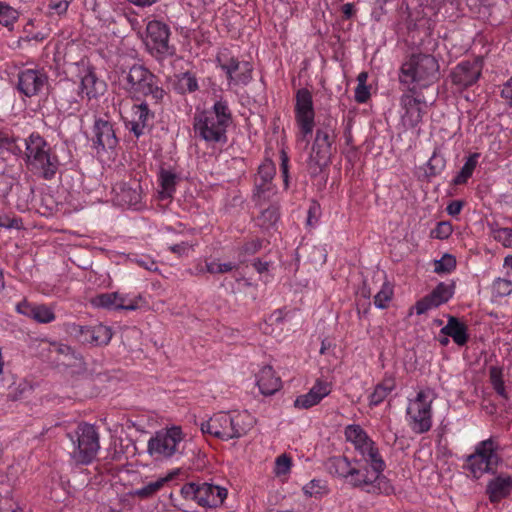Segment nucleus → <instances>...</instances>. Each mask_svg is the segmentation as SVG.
<instances>
[{
    "instance_id": "nucleus-3",
    "label": "nucleus",
    "mask_w": 512,
    "mask_h": 512,
    "mask_svg": "<svg viewBox=\"0 0 512 512\" xmlns=\"http://www.w3.org/2000/svg\"><path fill=\"white\" fill-rule=\"evenodd\" d=\"M255 424L254 417L248 411L226 413L219 412L201 423V431L221 440L240 438L248 433Z\"/></svg>"
},
{
    "instance_id": "nucleus-8",
    "label": "nucleus",
    "mask_w": 512,
    "mask_h": 512,
    "mask_svg": "<svg viewBox=\"0 0 512 512\" xmlns=\"http://www.w3.org/2000/svg\"><path fill=\"white\" fill-rule=\"evenodd\" d=\"M185 435L180 426H172L157 431L150 438L147 452L156 460H166L180 453V445Z\"/></svg>"
},
{
    "instance_id": "nucleus-13",
    "label": "nucleus",
    "mask_w": 512,
    "mask_h": 512,
    "mask_svg": "<svg viewBox=\"0 0 512 512\" xmlns=\"http://www.w3.org/2000/svg\"><path fill=\"white\" fill-rule=\"evenodd\" d=\"M483 69L482 58L463 60L451 71L450 78L457 90L461 91L474 85L480 78Z\"/></svg>"
},
{
    "instance_id": "nucleus-39",
    "label": "nucleus",
    "mask_w": 512,
    "mask_h": 512,
    "mask_svg": "<svg viewBox=\"0 0 512 512\" xmlns=\"http://www.w3.org/2000/svg\"><path fill=\"white\" fill-rule=\"evenodd\" d=\"M226 130H195V138L202 139L210 144L226 143Z\"/></svg>"
},
{
    "instance_id": "nucleus-26",
    "label": "nucleus",
    "mask_w": 512,
    "mask_h": 512,
    "mask_svg": "<svg viewBox=\"0 0 512 512\" xmlns=\"http://www.w3.org/2000/svg\"><path fill=\"white\" fill-rule=\"evenodd\" d=\"M138 188L139 185H136V187H131L124 182L116 184V186L113 188V191L115 192V203L123 207L136 206L141 201V195Z\"/></svg>"
},
{
    "instance_id": "nucleus-15",
    "label": "nucleus",
    "mask_w": 512,
    "mask_h": 512,
    "mask_svg": "<svg viewBox=\"0 0 512 512\" xmlns=\"http://www.w3.org/2000/svg\"><path fill=\"white\" fill-rule=\"evenodd\" d=\"M345 437L351 442L356 451L360 453L366 463L382 459L375 443L359 425H349L345 429Z\"/></svg>"
},
{
    "instance_id": "nucleus-2",
    "label": "nucleus",
    "mask_w": 512,
    "mask_h": 512,
    "mask_svg": "<svg viewBox=\"0 0 512 512\" xmlns=\"http://www.w3.org/2000/svg\"><path fill=\"white\" fill-rule=\"evenodd\" d=\"M439 77L438 60L431 54L414 53L400 68L399 81L410 93L428 87Z\"/></svg>"
},
{
    "instance_id": "nucleus-24",
    "label": "nucleus",
    "mask_w": 512,
    "mask_h": 512,
    "mask_svg": "<svg viewBox=\"0 0 512 512\" xmlns=\"http://www.w3.org/2000/svg\"><path fill=\"white\" fill-rule=\"evenodd\" d=\"M18 313L27 316L38 323H50L54 321L55 314L51 308L46 305H32L26 300L16 306Z\"/></svg>"
},
{
    "instance_id": "nucleus-53",
    "label": "nucleus",
    "mask_w": 512,
    "mask_h": 512,
    "mask_svg": "<svg viewBox=\"0 0 512 512\" xmlns=\"http://www.w3.org/2000/svg\"><path fill=\"white\" fill-rule=\"evenodd\" d=\"M452 233V226L448 222H440L433 230V234L438 239H447Z\"/></svg>"
},
{
    "instance_id": "nucleus-30",
    "label": "nucleus",
    "mask_w": 512,
    "mask_h": 512,
    "mask_svg": "<svg viewBox=\"0 0 512 512\" xmlns=\"http://www.w3.org/2000/svg\"><path fill=\"white\" fill-rule=\"evenodd\" d=\"M328 469L330 473L339 477L348 478L349 475L358 474L356 467L345 456H335L328 460Z\"/></svg>"
},
{
    "instance_id": "nucleus-38",
    "label": "nucleus",
    "mask_w": 512,
    "mask_h": 512,
    "mask_svg": "<svg viewBox=\"0 0 512 512\" xmlns=\"http://www.w3.org/2000/svg\"><path fill=\"white\" fill-rule=\"evenodd\" d=\"M19 13L10 5L0 1V24L12 29L14 23L18 20Z\"/></svg>"
},
{
    "instance_id": "nucleus-6",
    "label": "nucleus",
    "mask_w": 512,
    "mask_h": 512,
    "mask_svg": "<svg viewBox=\"0 0 512 512\" xmlns=\"http://www.w3.org/2000/svg\"><path fill=\"white\" fill-rule=\"evenodd\" d=\"M74 444L71 458L76 464L88 465L96 457L99 449V434L92 424L81 423L73 433L68 434Z\"/></svg>"
},
{
    "instance_id": "nucleus-12",
    "label": "nucleus",
    "mask_w": 512,
    "mask_h": 512,
    "mask_svg": "<svg viewBox=\"0 0 512 512\" xmlns=\"http://www.w3.org/2000/svg\"><path fill=\"white\" fill-rule=\"evenodd\" d=\"M335 135L331 130H316L312 151L308 161L311 175H318L330 161L331 145Z\"/></svg>"
},
{
    "instance_id": "nucleus-21",
    "label": "nucleus",
    "mask_w": 512,
    "mask_h": 512,
    "mask_svg": "<svg viewBox=\"0 0 512 512\" xmlns=\"http://www.w3.org/2000/svg\"><path fill=\"white\" fill-rule=\"evenodd\" d=\"M227 497V490L223 487L202 483L199 484L198 504L203 507H217Z\"/></svg>"
},
{
    "instance_id": "nucleus-28",
    "label": "nucleus",
    "mask_w": 512,
    "mask_h": 512,
    "mask_svg": "<svg viewBox=\"0 0 512 512\" xmlns=\"http://www.w3.org/2000/svg\"><path fill=\"white\" fill-rule=\"evenodd\" d=\"M440 333L451 337L459 346L465 345L469 339L467 326L454 316H449L447 324L440 330Z\"/></svg>"
},
{
    "instance_id": "nucleus-17",
    "label": "nucleus",
    "mask_w": 512,
    "mask_h": 512,
    "mask_svg": "<svg viewBox=\"0 0 512 512\" xmlns=\"http://www.w3.org/2000/svg\"><path fill=\"white\" fill-rule=\"evenodd\" d=\"M453 294L454 283H439L430 294L416 302V313L421 315L430 309L439 307L440 305L448 302L452 298Z\"/></svg>"
},
{
    "instance_id": "nucleus-9",
    "label": "nucleus",
    "mask_w": 512,
    "mask_h": 512,
    "mask_svg": "<svg viewBox=\"0 0 512 512\" xmlns=\"http://www.w3.org/2000/svg\"><path fill=\"white\" fill-rule=\"evenodd\" d=\"M371 470L367 468H356L358 474L349 475V483L355 488H361L367 493H388L390 485L382 472L385 468L383 459L374 460L373 463H368Z\"/></svg>"
},
{
    "instance_id": "nucleus-29",
    "label": "nucleus",
    "mask_w": 512,
    "mask_h": 512,
    "mask_svg": "<svg viewBox=\"0 0 512 512\" xmlns=\"http://www.w3.org/2000/svg\"><path fill=\"white\" fill-rule=\"evenodd\" d=\"M512 492V477H496L489 481L487 493L491 502L496 503Z\"/></svg>"
},
{
    "instance_id": "nucleus-48",
    "label": "nucleus",
    "mask_w": 512,
    "mask_h": 512,
    "mask_svg": "<svg viewBox=\"0 0 512 512\" xmlns=\"http://www.w3.org/2000/svg\"><path fill=\"white\" fill-rule=\"evenodd\" d=\"M313 395L319 398L321 401L324 397L330 394L331 384L327 381L317 379L313 387L310 389Z\"/></svg>"
},
{
    "instance_id": "nucleus-7",
    "label": "nucleus",
    "mask_w": 512,
    "mask_h": 512,
    "mask_svg": "<svg viewBox=\"0 0 512 512\" xmlns=\"http://www.w3.org/2000/svg\"><path fill=\"white\" fill-rule=\"evenodd\" d=\"M170 35V27L163 21L153 19L146 25L145 45L149 54L158 62L176 53V47L170 43Z\"/></svg>"
},
{
    "instance_id": "nucleus-32",
    "label": "nucleus",
    "mask_w": 512,
    "mask_h": 512,
    "mask_svg": "<svg viewBox=\"0 0 512 512\" xmlns=\"http://www.w3.org/2000/svg\"><path fill=\"white\" fill-rule=\"evenodd\" d=\"M91 303L98 308L108 310H118V307H123V302L119 301V293H103L94 297Z\"/></svg>"
},
{
    "instance_id": "nucleus-58",
    "label": "nucleus",
    "mask_w": 512,
    "mask_h": 512,
    "mask_svg": "<svg viewBox=\"0 0 512 512\" xmlns=\"http://www.w3.org/2000/svg\"><path fill=\"white\" fill-rule=\"evenodd\" d=\"M68 7L69 1L67 0H51L49 3V8L59 15L66 13Z\"/></svg>"
},
{
    "instance_id": "nucleus-62",
    "label": "nucleus",
    "mask_w": 512,
    "mask_h": 512,
    "mask_svg": "<svg viewBox=\"0 0 512 512\" xmlns=\"http://www.w3.org/2000/svg\"><path fill=\"white\" fill-rule=\"evenodd\" d=\"M463 207V204L461 201H452L448 204L446 207V211L449 215L455 216L458 215L461 212V209Z\"/></svg>"
},
{
    "instance_id": "nucleus-4",
    "label": "nucleus",
    "mask_w": 512,
    "mask_h": 512,
    "mask_svg": "<svg viewBox=\"0 0 512 512\" xmlns=\"http://www.w3.org/2000/svg\"><path fill=\"white\" fill-rule=\"evenodd\" d=\"M123 89L131 98L141 100L150 97L154 105H161L166 92L159 78L143 65L134 64L122 80Z\"/></svg>"
},
{
    "instance_id": "nucleus-56",
    "label": "nucleus",
    "mask_w": 512,
    "mask_h": 512,
    "mask_svg": "<svg viewBox=\"0 0 512 512\" xmlns=\"http://www.w3.org/2000/svg\"><path fill=\"white\" fill-rule=\"evenodd\" d=\"M280 159H281L280 169H281V173L283 176L284 186H285V188H288V181H289L288 161H289V158L284 149H282L280 152Z\"/></svg>"
},
{
    "instance_id": "nucleus-22",
    "label": "nucleus",
    "mask_w": 512,
    "mask_h": 512,
    "mask_svg": "<svg viewBox=\"0 0 512 512\" xmlns=\"http://www.w3.org/2000/svg\"><path fill=\"white\" fill-rule=\"evenodd\" d=\"M499 450V444L493 438H489L479 442L475 447L476 457L484 460L485 467H488L492 473L495 472L499 462L501 461L497 451Z\"/></svg>"
},
{
    "instance_id": "nucleus-27",
    "label": "nucleus",
    "mask_w": 512,
    "mask_h": 512,
    "mask_svg": "<svg viewBox=\"0 0 512 512\" xmlns=\"http://www.w3.org/2000/svg\"><path fill=\"white\" fill-rule=\"evenodd\" d=\"M275 173L276 169L272 161H265L259 166L255 177V188L259 197L272 190L271 181Z\"/></svg>"
},
{
    "instance_id": "nucleus-50",
    "label": "nucleus",
    "mask_w": 512,
    "mask_h": 512,
    "mask_svg": "<svg viewBox=\"0 0 512 512\" xmlns=\"http://www.w3.org/2000/svg\"><path fill=\"white\" fill-rule=\"evenodd\" d=\"M291 458L282 454L276 458L274 472L276 475H285L290 471Z\"/></svg>"
},
{
    "instance_id": "nucleus-23",
    "label": "nucleus",
    "mask_w": 512,
    "mask_h": 512,
    "mask_svg": "<svg viewBox=\"0 0 512 512\" xmlns=\"http://www.w3.org/2000/svg\"><path fill=\"white\" fill-rule=\"evenodd\" d=\"M80 94L86 96L89 100L103 95L106 91V83L99 79L94 71L86 70L80 75Z\"/></svg>"
},
{
    "instance_id": "nucleus-37",
    "label": "nucleus",
    "mask_w": 512,
    "mask_h": 512,
    "mask_svg": "<svg viewBox=\"0 0 512 512\" xmlns=\"http://www.w3.org/2000/svg\"><path fill=\"white\" fill-rule=\"evenodd\" d=\"M466 462L467 469L471 472L475 479H479L485 473H492L488 467H485L486 463L484 460L476 457L475 453L467 456Z\"/></svg>"
},
{
    "instance_id": "nucleus-55",
    "label": "nucleus",
    "mask_w": 512,
    "mask_h": 512,
    "mask_svg": "<svg viewBox=\"0 0 512 512\" xmlns=\"http://www.w3.org/2000/svg\"><path fill=\"white\" fill-rule=\"evenodd\" d=\"M261 248H262V240L256 238V239H252V240L246 242L242 246L241 251L244 254L253 255V254L257 253Z\"/></svg>"
},
{
    "instance_id": "nucleus-43",
    "label": "nucleus",
    "mask_w": 512,
    "mask_h": 512,
    "mask_svg": "<svg viewBox=\"0 0 512 512\" xmlns=\"http://www.w3.org/2000/svg\"><path fill=\"white\" fill-rule=\"evenodd\" d=\"M455 267L456 259L450 254H445L441 259L434 262V271L436 273H450Z\"/></svg>"
},
{
    "instance_id": "nucleus-40",
    "label": "nucleus",
    "mask_w": 512,
    "mask_h": 512,
    "mask_svg": "<svg viewBox=\"0 0 512 512\" xmlns=\"http://www.w3.org/2000/svg\"><path fill=\"white\" fill-rule=\"evenodd\" d=\"M168 481V478H159L156 481L150 482L146 484L145 486L136 489L133 492L134 496H137L142 499L150 498L153 496L156 492H158L163 485Z\"/></svg>"
},
{
    "instance_id": "nucleus-18",
    "label": "nucleus",
    "mask_w": 512,
    "mask_h": 512,
    "mask_svg": "<svg viewBox=\"0 0 512 512\" xmlns=\"http://www.w3.org/2000/svg\"><path fill=\"white\" fill-rule=\"evenodd\" d=\"M295 113L300 128H312L314 122V108L311 92L302 88L296 93Z\"/></svg>"
},
{
    "instance_id": "nucleus-44",
    "label": "nucleus",
    "mask_w": 512,
    "mask_h": 512,
    "mask_svg": "<svg viewBox=\"0 0 512 512\" xmlns=\"http://www.w3.org/2000/svg\"><path fill=\"white\" fill-rule=\"evenodd\" d=\"M393 295L389 284L384 283L381 290L374 296V304L377 308L384 309L388 306Z\"/></svg>"
},
{
    "instance_id": "nucleus-10",
    "label": "nucleus",
    "mask_w": 512,
    "mask_h": 512,
    "mask_svg": "<svg viewBox=\"0 0 512 512\" xmlns=\"http://www.w3.org/2000/svg\"><path fill=\"white\" fill-rule=\"evenodd\" d=\"M432 394L433 392L429 388L421 390L416 398L409 403L407 414L410 418V426L415 433H425L432 426Z\"/></svg>"
},
{
    "instance_id": "nucleus-14",
    "label": "nucleus",
    "mask_w": 512,
    "mask_h": 512,
    "mask_svg": "<svg viewBox=\"0 0 512 512\" xmlns=\"http://www.w3.org/2000/svg\"><path fill=\"white\" fill-rule=\"evenodd\" d=\"M68 332L70 335L77 338L79 342L93 346L107 345L113 335L111 328L102 324L95 326L71 324L68 327Z\"/></svg>"
},
{
    "instance_id": "nucleus-11",
    "label": "nucleus",
    "mask_w": 512,
    "mask_h": 512,
    "mask_svg": "<svg viewBox=\"0 0 512 512\" xmlns=\"http://www.w3.org/2000/svg\"><path fill=\"white\" fill-rule=\"evenodd\" d=\"M194 128H228L233 124V115L228 100L215 95L211 111H204L196 118Z\"/></svg>"
},
{
    "instance_id": "nucleus-61",
    "label": "nucleus",
    "mask_w": 512,
    "mask_h": 512,
    "mask_svg": "<svg viewBox=\"0 0 512 512\" xmlns=\"http://www.w3.org/2000/svg\"><path fill=\"white\" fill-rule=\"evenodd\" d=\"M341 12H342L343 18L345 20H349L356 13L355 5L353 3H346V4L342 5Z\"/></svg>"
},
{
    "instance_id": "nucleus-47",
    "label": "nucleus",
    "mask_w": 512,
    "mask_h": 512,
    "mask_svg": "<svg viewBox=\"0 0 512 512\" xmlns=\"http://www.w3.org/2000/svg\"><path fill=\"white\" fill-rule=\"evenodd\" d=\"M320 402L319 398L308 392L304 395L298 396L294 401V406L300 409H308Z\"/></svg>"
},
{
    "instance_id": "nucleus-5",
    "label": "nucleus",
    "mask_w": 512,
    "mask_h": 512,
    "mask_svg": "<svg viewBox=\"0 0 512 512\" xmlns=\"http://www.w3.org/2000/svg\"><path fill=\"white\" fill-rule=\"evenodd\" d=\"M215 63L226 79L228 90L245 87L253 79L252 63L239 59L227 48L217 53Z\"/></svg>"
},
{
    "instance_id": "nucleus-42",
    "label": "nucleus",
    "mask_w": 512,
    "mask_h": 512,
    "mask_svg": "<svg viewBox=\"0 0 512 512\" xmlns=\"http://www.w3.org/2000/svg\"><path fill=\"white\" fill-rule=\"evenodd\" d=\"M95 144L102 149H112L117 144L115 130H97Z\"/></svg>"
},
{
    "instance_id": "nucleus-1",
    "label": "nucleus",
    "mask_w": 512,
    "mask_h": 512,
    "mask_svg": "<svg viewBox=\"0 0 512 512\" xmlns=\"http://www.w3.org/2000/svg\"><path fill=\"white\" fill-rule=\"evenodd\" d=\"M25 147V153L29 163L36 169L45 179L54 177L57 171V161L49 155L47 143L38 134L32 133L28 139L18 140L0 131V156H4V152L12 154H20L22 148Z\"/></svg>"
},
{
    "instance_id": "nucleus-49",
    "label": "nucleus",
    "mask_w": 512,
    "mask_h": 512,
    "mask_svg": "<svg viewBox=\"0 0 512 512\" xmlns=\"http://www.w3.org/2000/svg\"><path fill=\"white\" fill-rule=\"evenodd\" d=\"M438 153H439V148H435L432 157L428 161L430 175L438 174L445 166L444 158L439 156Z\"/></svg>"
},
{
    "instance_id": "nucleus-36",
    "label": "nucleus",
    "mask_w": 512,
    "mask_h": 512,
    "mask_svg": "<svg viewBox=\"0 0 512 512\" xmlns=\"http://www.w3.org/2000/svg\"><path fill=\"white\" fill-rule=\"evenodd\" d=\"M279 219V211L275 206L263 210L257 218V224L262 229L268 230L273 227Z\"/></svg>"
},
{
    "instance_id": "nucleus-54",
    "label": "nucleus",
    "mask_w": 512,
    "mask_h": 512,
    "mask_svg": "<svg viewBox=\"0 0 512 512\" xmlns=\"http://www.w3.org/2000/svg\"><path fill=\"white\" fill-rule=\"evenodd\" d=\"M195 243L181 242L169 247L170 251L177 254L178 256H187L188 253L193 250Z\"/></svg>"
},
{
    "instance_id": "nucleus-51",
    "label": "nucleus",
    "mask_w": 512,
    "mask_h": 512,
    "mask_svg": "<svg viewBox=\"0 0 512 512\" xmlns=\"http://www.w3.org/2000/svg\"><path fill=\"white\" fill-rule=\"evenodd\" d=\"M181 495L186 500H193L198 504V492H199V484L196 483H187L183 485L181 488Z\"/></svg>"
},
{
    "instance_id": "nucleus-16",
    "label": "nucleus",
    "mask_w": 512,
    "mask_h": 512,
    "mask_svg": "<svg viewBox=\"0 0 512 512\" xmlns=\"http://www.w3.org/2000/svg\"><path fill=\"white\" fill-rule=\"evenodd\" d=\"M48 85V75L43 69L27 68L19 71L17 88L27 97L39 95Z\"/></svg>"
},
{
    "instance_id": "nucleus-46",
    "label": "nucleus",
    "mask_w": 512,
    "mask_h": 512,
    "mask_svg": "<svg viewBox=\"0 0 512 512\" xmlns=\"http://www.w3.org/2000/svg\"><path fill=\"white\" fill-rule=\"evenodd\" d=\"M160 181L163 190L170 196L171 192L175 190L176 175L171 171L161 170Z\"/></svg>"
},
{
    "instance_id": "nucleus-57",
    "label": "nucleus",
    "mask_w": 512,
    "mask_h": 512,
    "mask_svg": "<svg viewBox=\"0 0 512 512\" xmlns=\"http://www.w3.org/2000/svg\"><path fill=\"white\" fill-rule=\"evenodd\" d=\"M370 98V89L367 85H357L355 88V100L358 103H366Z\"/></svg>"
},
{
    "instance_id": "nucleus-33",
    "label": "nucleus",
    "mask_w": 512,
    "mask_h": 512,
    "mask_svg": "<svg viewBox=\"0 0 512 512\" xmlns=\"http://www.w3.org/2000/svg\"><path fill=\"white\" fill-rule=\"evenodd\" d=\"M199 89L196 76L191 72H185L178 76L175 90L180 94L194 93Z\"/></svg>"
},
{
    "instance_id": "nucleus-60",
    "label": "nucleus",
    "mask_w": 512,
    "mask_h": 512,
    "mask_svg": "<svg viewBox=\"0 0 512 512\" xmlns=\"http://www.w3.org/2000/svg\"><path fill=\"white\" fill-rule=\"evenodd\" d=\"M501 96L507 103L512 105V76L503 84Z\"/></svg>"
},
{
    "instance_id": "nucleus-64",
    "label": "nucleus",
    "mask_w": 512,
    "mask_h": 512,
    "mask_svg": "<svg viewBox=\"0 0 512 512\" xmlns=\"http://www.w3.org/2000/svg\"><path fill=\"white\" fill-rule=\"evenodd\" d=\"M136 262L138 265L144 267L145 269H147L149 271L157 270L155 261H153L151 259H146V260L145 259H137Z\"/></svg>"
},
{
    "instance_id": "nucleus-63",
    "label": "nucleus",
    "mask_w": 512,
    "mask_h": 512,
    "mask_svg": "<svg viewBox=\"0 0 512 512\" xmlns=\"http://www.w3.org/2000/svg\"><path fill=\"white\" fill-rule=\"evenodd\" d=\"M3 221H4V226L3 228H15V229H20L21 226H22V221L18 218H9V217H4L3 218Z\"/></svg>"
},
{
    "instance_id": "nucleus-25",
    "label": "nucleus",
    "mask_w": 512,
    "mask_h": 512,
    "mask_svg": "<svg viewBox=\"0 0 512 512\" xmlns=\"http://www.w3.org/2000/svg\"><path fill=\"white\" fill-rule=\"evenodd\" d=\"M256 384L261 394L265 396L275 394L282 386L280 377L276 376L271 366H264L258 372L256 375Z\"/></svg>"
},
{
    "instance_id": "nucleus-59",
    "label": "nucleus",
    "mask_w": 512,
    "mask_h": 512,
    "mask_svg": "<svg viewBox=\"0 0 512 512\" xmlns=\"http://www.w3.org/2000/svg\"><path fill=\"white\" fill-rule=\"evenodd\" d=\"M0 512H22L10 499L0 495Z\"/></svg>"
},
{
    "instance_id": "nucleus-34",
    "label": "nucleus",
    "mask_w": 512,
    "mask_h": 512,
    "mask_svg": "<svg viewBox=\"0 0 512 512\" xmlns=\"http://www.w3.org/2000/svg\"><path fill=\"white\" fill-rule=\"evenodd\" d=\"M490 235L503 246L512 248V228H501L497 223H488Z\"/></svg>"
},
{
    "instance_id": "nucleus-35",
    "label": "nucleus",
    "mask_w": 512,
    "mask_h": 512,
    "mask_svg": "<svg viewBox=\"0 0 512 512\" xmlns=\"http://www.w3.org/2000/svg\"><path fill=\"white\" fill-rule=\"evenodd\" d=\"M479 156V153H473L467 158L460 172L454 179L455 184H463L472 176L473 171L477 166Z\"/></svg>"
},
{
    "instance_id": "nucleus-20",
    "label": "nucleus",
    "mask_w": 512,
    "mask_h": 512,
    "mask_svg": "<svg viewBox=\"0 0 512 512\" xmlns=\"http://www.w3.org/2000/svg\"><path fill=\"white\" fill-rule=\"evenodd\" d=\"M131 124V128H151L153 126L155 112L152 111L146 101L134 103L125 111L123 116Z\"/></svg>"
},
{
    "instance_id": "nucleus-45",
    "label": "nucleus",
    "mask_w": 512,
    "mask_h": 512,
    "mask_svg": "<svg viewBox=\"0 0 512 512\" xmlns=\"http://www.w3.org/2000/svg\"><path fill=\"white\" fill-rule=\"evenodd\" d=\"M493 293L498 297H505L512 293V281L497 278L492 285Z\"/></svg>"
},
{
    "instance_id": "nucleus-19",
    "label": "nucleus",
    "mask_w": 512,
    "mask_h": 512,
    "mask_svg": "<svg viewBox=\"0 0 512 512\" xmlns=\"http://www.w3.org/2000/svg\"><path fill=\"white\" fill-rule=\"evenodd\" d=\"M401 102L405 113L402 115V124L404 128H415L422 120L423 107L425 104L422 103L418 96L411 94H404L401 98Z\"/></svg>"
},
{
    "instance_id": "nucleus-31",
    "label": "nucleus",
    "mask_w": 512,
    "mask_h": 512,
    "mask_svg": "<svg viewBox=\"0 0 512 512\" xmlns=\"http://www.w3.org/2000/svg\"><path fill=\"white\" fill-rule=\"evenodd\" d=\"M396 384L393 378H385L377 384L369 397L370 405L376 406L394 390Z\"/></svg>"
},
{
    "instance_id": "nucleus-41",
    "label": "nucleus",
    "mask_w": 512,
    "mask_h": 512,
    "mask_svg": "<svg viewBox=\"0 0 512 512\" xmlns=\"http://www.w3.org/2000/svg\"><path fill=\"white\" fill-rule=\"evenodd\" d=\"M490 382L497 392L504 399H508V395L505 390L504 381L502 379V369L496 366H492L489 369Z\"/></svg>"
},
{
    "instance_id": "nucleus-52",
    "label": "nucleus",
    "mask_w": 512,
    "mask_h": 512,
    "mask_svg": "<svg viewBox=\"0 0 512 512\" xmlns=\"http://www.w3.org/2000/svg\"><path fill=\"white\" fill-rule=\"evenodd\" d=\"M235 267L236 266L231 262H228V263H216V262L206 263V270H207V272H209L211 274L230 272Z\"/></svg>"
}]
</instances>
